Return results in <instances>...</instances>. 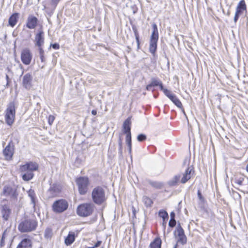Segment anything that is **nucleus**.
I'll return each instance as SVG.
<instances>
[{"instance_id":"34","label":"nucleus","mask_w":248,"mask_h":248,"mask_svg":"<svg viewBox=\"0 0 248 248\" xmlns=\"http://www.w3.org/2000/svg\"><path fill=\"white\" fill-rule=\"evenodd\" d=\"M38 52L40 56V58L41 59V62H43L45 61V52L43 50V48H40L38 49Z\"/></svg>"},{"instance_id":"12","label":"nucleus","mask_w":248,"mask_h":248,"mask_svg":"<svg viewBox=\"0 0 248 248\" xmlns=\"http://www.w3.org/2000/svg\"><path fill=\"white\" fill-rule=\"evenodd\" d=\"M32 58V54L29 48L23 49L21 53V60L23 64L29 65Z\"/></svg>"},{"instance_id":"19","label":"nucleus","mask_w":248,"mask_h":248,"mask_svg":"<svg viewBox=\"0 0 248 248\" xmlns=\"http://www.w3.org/2000/svg\"><path fill=\"white\" fill-rule=\"evenodd\" d=\"M1 214L3 219L5 221H7L10 217L11 210L7 205H4L2 207Z\"/></svg>"},{"instance_id":"13","label":"nucleus","mask_w":248,"mask_h":248,"mask_svg":"<svg viewBox=\"0 0 248 248\" xmlns=\"http://www.w3.org/2000/svg\"><path fill=\"white\" fill-rule=\"evenodd\" d=\"M14 153V146L11 143H9L3 150V155L5 159L7 161L12 160Z\"/></svg>"},{"instance_id":"25","label":"nucleus","mask_w":248,"mask_h":248,"mask_svg":"<svg viewBox=\"0 0 248 248\" xmlns=\"http://www.w3.org/2000/svg\"><path fill=\"white\" fill-rule=\"evenodd\" d=\"M142 201L146 208L151 207L154 204L153 200L148 196H144L142 199Z\"/></svg>"},{"instance_id":"48","label":"nucleus","mask_w":248,"mask_h":248,"mask_svg":"<svg viewBox=\"0 0 248 248\" xmlns=\"http://www.w3.org/2000/svg\"><path fill=\"white\" fill-rule=\"evenodd\" d=\"M88 248H94V247L93 246L92 247H88Z\"/></svg>"},{"instance_id":"39","label":"nucleus","mask_w":248,"mask_h":248,"mask_svg":"<svg viewBox=\"0 0 248 248\" xmlns=\"http://www.w3.org/2000/svg\"><path fill=\"white\" fill-rule=\"evenodd\" d=\"M60 1V0H51L50 4L52 6L55 8Z\"/></svg>"},{"instance_id":"3","label":"nucleus","mask_w":248,"mask_h":248,"mask_svg":"<svg viewBox=\"0 0 248 248\" xmlns=\"http://www.w3.org/2000/svg\"><path fill=\"white\" fill-rule=\"evenodd\" d=\"M91 196L93 202L98 205L105 203L107 200L105 191L101 186L94 187L92 191Z\"/></svg>"},{"instance_id":"29","label":"nucleus","mask_w":248,"mask_h":248,"mask_svg":"<svg viewBox=\"0 0 248 248\" xmlns=\"http://www.w3.org/2000/svg\"><path fill=\"white\" fill-rule=\"evenodd\" d=\"M133 31H134L135 38L136 40L137 44V48L139 49L140 48V41L139 33L138 32L137 29L136 28H133Z\"/></svg>"},{"instance_id":"7","label":"nucleus","mask_w":248,"mask_h":248,"mask_svg":"<svg viewBox=\"0 0 248 248\" xmlns=\"http://www.w3.org/2000/svg\"><path fill=\"white\" fill-rule=\"evenodd\" d=\"M93 205L91 203H83L79 204L77 208V214L81 217L91 216L93 212Z\"/></svg>"},{"instance_id":"35","label":"nucleus","mask_w":248,"mask_h":248,"mask_svg":"<svg viewBox=\"0 0 248 248\" xmlns=\"http://www.w3.org/2000/svg\"><path fill=\"white\" fill-rule=\"evenodd\" d=\"M234 183L237 184L239 186H241L242 185L243 182L244 181V178L243 177H235L234 178Z\"/></svg>"},{"instance_id":"17","label":"nucleus","mask_w":248,"mask_h":248,"mask_svg":"<svg viewBox=\"0 0 248 248\" xmlns=\"http://www.w3.org/2000/svg\"><path fill=\"white\" fill-rule=\"evenodd\" d=\"M176 232L178 237V243H180L182 245H185L187 242V238L185 234L184 230L181 226L177 228Z\"/></svg>"},{"instance_id":"21","label":"nucleus","mask_w":248,"mask_h":248,"mask_svg":"<svg viewBox=\"0 0 248 248\" xmlns=\"http://www.w3.org/2000/svg\"><path fill=\"white\" fill-rule=\"evenodd\" d=\"M18 16V13H15L9 17L8 19V24L12 28L15 27L17 24L19 18Z\"/></svg>"},{"instance_id":"41","label":"nucleus","mask_w":248,"mask_h":248,"mask_svg":"<svg viewBox=\"0 0 248 248\" xmlns=\"http://www.w3.org/2000/svg\"><path fill=\"white\" fill-rule=\"evenodd\" d=\"M50 46H51L54 49H59L60 48V45L58 43L51 44Z\"/></svg>"},{"instance_id":"22","label":"nucleus","mask_w":248,"mask_h":248,"mask_svg":"<svg viewBox=\"0 0 248 248\" xmlns=\"http://www.w3.org/2000/svg\"><path fill=\"white\" fill-rule=\"evenodd\" d=\"M163 86V84L160 80H157L155 78H153L151 83L146 86V90L150 91L153 87L155 86H159L160 90L161 87Z\"/></svg>"},{"instance_id":"47","label":"nucleus","mask_w":248,"mask_h":248,"mask_svg":"<svg viewBox=\"0 0 248 248\" xmlns=\"http://www.w3.org/2000/svg\"><path fill=\"white\" fill-rule=\"evenodd\" d=\"M4 238V235H3L1 239L3 240Z\"/></svg>"},{"instance_id":"46","label":"nucleus","mask_w":248,"mask_h":248,"mask_svg":"<svg viewBox=\"0 0 248 248\" xmlns=\"http://www.w3.org/2000/svg\"><path fill=\"white\" fill-rule=\"evenodd\" d=\"M133 13H134V14L136 13H137V11H138V8H137V7L136 6H135V7H133Z\"/></svg>"},{"instance_id":"5","label":"nucleus","mask_w":248,"mask_h":248,"mask_svg":"<svg viewBox=\"0 0 248 248\" xmlns=\"http://www.w3.org/2000/svg\"><path fill=\"white\" fill-rule=\"evenodd\" d=\"M75 182L80 195H85L88 193L91 183L87 176L78 177L75 179Z\"/></svg>"},{"instance_id":"16","label":"nucleus","mask_w":248,"mask_h":248,"mask_svg":"<svg viewBox=\"0 0 248 248\" xmlns=\"http://www.w3.org/2000/svg\"><path fill=\"white\" fill-rule=\"evenodd\" d=\"M38 18L33 16L30 15L27 18L26 26L29 29H34L38 25Z\"/></svg>"},{"instance_id":"32","label":"nucleus","mask_w":248,"mask_h":248,"mask_svg":"<svg viewBox=\"0 0 248 248\" xmlns=\"http://www.w3.org/2000/svg\"><path fill=\"white\" fill-rule=\"evenodd\" d=\"M13 191V189L11 187L9 186H4L3 192L4 195L8 196Z\"/></svg>"},{"instance_id":"36","label":"nucleus","mask_w":248,"mask_h":248,"mask_svg":"<svg viewBox=\"0 0 248 248\" xmlns=\"http://www.w3.org/2000/svg\"><path fill=\"white\" fill-rule=\"evenodd\" d=\"M47 122L50 126H51L55 120V116L52 115H49L47 118Z\"/></svg>"},{"instance_id":"42","label":"nucleus","mask_w":248,"mask_h":248,"mask_svg":"<svg viewBox=\"0 0 248 248\" xmlns=\"http://www.w3.org/2000/svg\"><path fill=\"white\" fill-rule=\"evenodd\" d=\"M102 242L101 241H97L96 243L94 245L93 247L95 248H98L102 244Z\"/></svg>"},{"instance_id":"44","label":"nucleus","mask_w":248,"mask_h":248,"mask_svg":"<svg viewBox=\"0 0 248 248\" xmlns=\"http://www.w3.org/2000/svg\"><path fill=\"white\" fill-rule=\"evenodd\" d=\"M119 145L120 147V150H122V141L121 139H120L119 142Z\"/></svg>"},{"instance_id":"11","label":"nucleus","mask_w":248,"mask_h":248,"mask_svg":"<svg viewBox=\"0 0 248 248\" xmlns=\"http://www.w3.org/2000/svg\"><path fill=\"white\" fill-rule=\"evenodd\" d=\"M35 45L38 49L43 48L45 42L44 32L43 26L40 25L38 32L35 34L34 37Z\"/></svg>"},{"instance_id":"27","label":"nucleus","mask_w":248,"mask_h":248,"mask_svg":"<svg viewBox=\"0 0 248 248\" xmlns=\"http://www.w3.org/2000/svg\"><path fill=\"white\" fill-rule=\"evenodd\" d=\"M177 107L181 108L183 107V105L180 101V100L177 97V96L174 95L170 99Z\"/></svg>"},{"instance_id":"18","label":"nucleus","mask_w":248,"mask_h":248,"mask_svg":"<svg viewBox=\"0 0 248 248\" xmlns=\"http://www.w3.org/2000/svg\"><path fill=\"white\" fill-rule=\"evenodd\" d=\"M131 117H128L124 122L123 124V131L126 136H131Z\"/></svg>"},{"instance_id":"14","label":"nucleus","mask_w":248,"mask_h":248,"mask_svg":"<svg viewBox=\"0 0 248 248\" xmlns=\"http://www.w3.org/2000/svg\"><path fill=\"white\" fill-rule=\"evenodd\" d=\"M18 244L16 248H32V242L29 235H26Z\"/></svg>"},{"instance_id":"6","label":"nucleus","mask_w":248,"mask_h":248,"mask_svg":"<svg viewBox=\"0 0 248 248\" xmlns=\"http://www.w3.org/2000/svg\"><path fill=\"white\" fill-rule=\"evenodd\" d=\"M153 31L152 32L149 43V51L153 57L156 56V51L157 50V42L159 38V33L158 28L155 23H153L152 25Z\"/></svg>"},{"instance_id":"45","label":"nucleus","mask_w":248,"mask_h":248,"mask_svg":"<svg viewBox=\"0 0 248 248\" xmlns=\"http://www.w3.org/2000/svg\"><path fill=\"white\" fill-rule=\"evenodd\" d=\"M92 114L93 115H96L97 114V111L95 109H93L92 111Z\"/></svg>"},{"instance_id":"37","label":"nucleus","mask_w":248,"mask_h":248,"mask_svg":"<svg viewBox=\"0 0 248 248\" xmlns=\"http://www.w3.org/2000/svg\"><path fill=\"white\" fill-rule=\"evenodd\" d=\"M146 138H146V135L142 134H140L137 137V140L140 142H141V141L145 140H146Z\"/></svg>"},{"instance_id":"49","label":"nucleus","mask_w":248,"mask_h":248,"mask_svg":"<svg viewBox=\"0 0 248 248\" xmlns=\"http://www.w3.org/2000/svg\"><path fill=\"white\" fill-rule=\"evenodd\" d=\"M177 245H175V247H174V248H177Z\"/></svg>"},{"instance_id":"10","label":"nucleus","mask_w":248,"mask_h":248,"mask_svg":"<svg viewBox=\"0 0 248 248\" xmlns=\"http://www.w3.org/2000/svg\"><path fill=\"white\" fill-rule=\"evenodd\" d=\"M247 12V6L245 0H240L238 3L235 12L234 22L236 23L239 16L244 13Z\"/></svg>"},{"instance_id":"28","label":"nucleus","mask_w":248,"mask_h":248,"mask_svg":"<svg viewBox=\"0 0 248 248\" xmlns=\"http://www.w3.org/2000/svg\"><path fill=\"white\" fill-rule=\"evenodd\" d=\"M161 91H162L166 96L170 99L175 94H173L171 91L164 88L163 86L161 87Z\"/></svg>"},{"instance_id":"20","label":"nucleus","mask_w":248,"mask_h":248,"mask_svg":"<svg viewBox=\"0 0 248 248\" xmlns=\"http://www.w3.org/2000/svg\"><path fill=\"white\" fill-rule=\"evenodd\" d=\"M78 232L75 234V232H69L68 235L65 237L64 240L65 244L66 246L71 245L75 240V238L78 236Z\"/></svg>"},{"instance_id":"43","label":"nucleus","mask_w":248,"mask_h":248,"mask_svg":"<svg viewBox=\"0 0 248 248\" xmlns=\"http://www.w3.org/2000/svg\"><path fill=\"white\" fill-rule=\"evenodd\" d=\"M170 218H173L175 219V213L173 212H172L170 214Z\"/></svg>"},{"instance_id":"33","label":"nucleus","mask_w":248,"mask_h":248,"mask_svg":"<svg viewBox=\"0 0 248 248\" xmlns=\"http://www.w3.org/2000/svg\"><path fill=\"white\" fill-rule=\"evenodd\" d=\"M52 230L50 228H47L46 229L45 231L44 236L46 238H50L52 236Z\"/></svg>"},{"instance_id":"4","label":"nucleus","mask_w":248,"mask_h":248,"mask_svg":"<svg viewBox=\"0 0 248 248\" xmlns=\"http://www.w3.org/2000/svg\"><path fill=\"white\" fill-rule=\"evenodd\" d=\"M194 172L195 171L193 168L189 167H187L185 172L182 173L181 179H180L181 175H175L173 179L170 181V185L174 186L179 182L183 184L186 183L191 179Z\"/></svg>"},{"instance_id":"30","label":"nucleus","mask_w":248,"mask_h":248,"mask_svg":"<svg viewBox=\"0 0 248 248\" xmlns=\"http://www.w3.org/2000/svg\"><path fill=\"white\" fill-rule=\"evenodd\" d=\"M28 195H29V196L31 198L32 202L34 204H35L36 195H35L34 191L32 189H30L28 191Z\"/></svg>"},{"instance_id":"23","label":"nucleus","mask_w":248,"mask_h":248,"mask_svg":"<svg viewBox=\"0 0 248 248\" xmlns=\"http://www.w3.org/2000/svg\"><path fill=\"white\" fill-rule=\"evenodd\" d=\"M162 240L159 236H156L149 245V248H161Z\"/></svg>"},{"instance_id":"2","label":"nucleus","mask_w":248,"mask_h":248,"mask_svg":"<svg viewBox=\"0 0 248 248\" xmlns=\"http://www.w3.org/2000/svg\"><path fill=\"white\" fill-rule=\"evenodd\" d=\"M38 226V222L34 218L25 217L18 225V230L21 233L30 232L35 231Z\"/></svg>"},{"instance_id":"9","label":"nucleus","mask_w":248,"mask_h":248,"mask_svg":"<svg viewBox=\"0 0 248 248\" xmlns=\"http://www.w3.org/2000/svg\"><path fill=\"white\" fill-rule=\"evenodd\" d=\"M15 106L14 102H11L6 110V113L5 115V120L6 123L11 126L15 122Z\"/></svg>"},{"instance_id":"31","label":"nucleus","mask_w":248,"mask_h":248,"mask_svg":"<svg viewBox=\"0 0 248 248\" xmlns=\"http://www.w3.org/2000/svg\"><path fill=\"white\" fill-rule=\"evenodd\" d=\"M125 142L128 146V150L130 153L132 151V141H131V136H127L125 137Z\"/></svg>"},{"instance_id":"26","label":"nucleus","mask_w":248,"mask_h":248,"mask_svg":"<svg viewBox=\"0 0 248 248\" xmlns=\"http://www.w3.org/2000/svg\"><path fill=\"white\" fill-rule=\"evenodd\" d=\"M158 216L162 218L163 222L166 223V221L168 220L169 216L168 213L164 210H160L158 212Z\"/></svg>"},{"instance_id":"15","label":"nucleus","mask_w":248,"mask_h":248,"mask_svg":"<svg viewBox=\"0 0 248 248\" xmlns=\"http://www.w3.org/2000/svg\"><path fill=\"white\" fill-rule=\"evenodd\" d=\"M32 76L30 73L26 74L23 77L22 85L27 90H30L32 86Z\"/></svg>"},{"instance_id":"8","label":"nucleus","mask_w":248,"mask_h":248,"mask_svg":"<svg viewBox=\"0 0 248 248\" xmlns=\"http://www.w3.org/2000/svg\"><path fill=\"white\" fill-rule=\"evenodd\" d=\"M69 204L68 202L63 199H61L55 201L52 205V211L57 214L62 213L67 210Z\"/></svg>"},{"instance_id":"24","label":"nucleus","mask_w":248,"mask_h":248,"mask_svg":"<svg viewBox=\"0 0 248 248\" xmlns=\"http://www.w3.org/2000/svg\"><path fill=\"white\" fill-rule=\"evenodd\" d=\"M61 188L56 185H53L48 190L52 197H55L61 192Z\"/></svg>"},{"instance_id":"1","label":"nucleus","mask_w":248,"mask_h":248,"mask_svg":"<svg viewBox=\"0 0 248 248\" xmlns=\"http://www.w3.org/2000/svg\"><path fill=\"white\" fill-rule=\"evenodd\" d=\"M39 164L34 161L26 162L24 164L19 166V171L21 178L24 181H29L32 180L34 176V172L38 171Z\"/></svg>"},{"instance_id":"40","label":"nucleus","mask_w":248,"mask_h":248,"mask_svg":"<svg viewBox=\"0 0 248 248\" xmlns=\"http://www.w3.org/2000/svg\"><path fill=\"white\" fill-rule=\"evenodd\" d=\"M197 194H198V198L200 199V200L202 202H204V199L203 197L202 196V193L200 190H198Z\"/></svg>"},{"instance_id":"38","label":"nucleus","mask_w":248,"mask_h":248,"mask_svg":"<svg viewBox=\"0 0 248 248\" xmlns=\"http://www.w3.org/2000/svg\"><path fill=\"white\" fill-rule=\"evenodd\" d=\"M176 224V220L175 219L173 218H170L169 222V225L170 227L173 228L174 226H175Z\"/></svg>"}]
</instances>
